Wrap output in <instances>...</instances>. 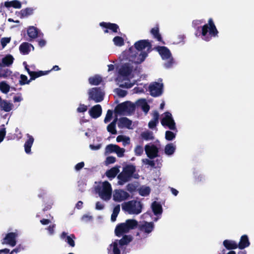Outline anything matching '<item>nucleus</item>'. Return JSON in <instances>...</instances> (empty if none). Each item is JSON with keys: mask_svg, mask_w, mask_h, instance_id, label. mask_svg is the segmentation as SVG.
Listing matches in <instances>:
<instances>
[{"mask_svg": "<svg viewBox=\"0 0 254 254\" xmlns=\"http://www.w3.org/2000/svg\"><path fill=\"white\" fill-rule=\"evenodd\" d=\"M150 48V44L145 40L136 42L134 47L129 48L127 54L129 63L124 64L118 70L116 82L120 87L129 88L135 84L136 80L134 78L139 74L136 64L145 60Z\"/></svg>", "mask_w": 254, "mask_h": 254, "instance_id": "1", "label": "nucleus"}, {"mask_svg": "<svg viewBox=\"0 0 254 254\" xmlns=\"http://www.w3.org/2000/svg\"><path fill=\"white\" fill-rule=\"evenodd\" d=\"M137 225V221L134 219H128L125 222L121 223L116 227L115 233L117 236H121L124 234L128 232L129 230L134 229Z\"/></svg>", "mask_w": 254, "mask_h": 254, "instance_id": "2", "label": "nucleus"}, {"mask_svg": "<svg viewBox=\"0 0 254 254\" xmlns=\"http://www.w3.org/2000/svg\"><path fill=\"white\" fill-rule=\"evenodd\" d=\"M96 191L98 193L99 196L104 200H109L112 195V187L111 184L105 181L100 184L96 189Z\"/></svg>", "mask_w": 254, "mask_h": 254, "instance_id": "3", "label": "nucleus"}, {"mask_svg": "<svg viewBox=\"0 0 254 254\" xmlns=\"http://www.w3.org/2000/svg\"><path fill=\"white\" fill-rule=\"evenodd\" d=\"M122 209L130 214H138L141 212L142 205L140 202L131 200L122 204Z\"/></svg>", "mask_w": 254, "mask_h": 254, "instance_id": "4", "label": "nucleus"}, {"mask_svg": "<svg viewBox=\"0 0 254 254\" xmlns=\"http://www.w3.org/2000/svg\"><path fill=\"white\" fill-rule=\"evenodd\" d=\"M138 232L137 233L140 239L146 238L154 228L153 222H148L145 221L137 223Z\"/></svg>", "mask_w": 254, "mask_h": 254, "instance_id": "5", "label": "nucleus"}, {"mask_svg": "<svg viewBox=\"0 0 254 254\" xmlns=\"http://www.w3.org/2000/svg\"><path fill=\"white\" fill-rule=\"evenodd\" d=\"M218 33L216 27L211 19H209L208 23L204 25L202 28V39L209 41L212 37L215 36Z\"/></svg>", "mask_w": 254, "mask_h": 254, "instance_id": "6", "label": "nucleus"}, {"mask_svg": "<svg viewBox=\"0 0 254 254\" xmlns=\"http://www.w3.org/2000/svg\"><path fill=\"white\" fill-rule=\"evenodd\" d=\"M131 240V237L128 236H124L119 241H116L112 243L109 247V254H121L120 248L122 246L127 245Z\"/></svg>", "mask_w": 254, "mask_h": 254, "instance_id": "7", "label": "nucleus"}, {"mask_svg": "<svg viewBox=\"0 0 254 254\" xmlns=\"http://www.w3.org/2000/svg\"><path fill=\"white\" fill-rule=\"evenodd\" d=\"M135 171V167L133 165H129L126 166L118 176L119 180L118 184L123 185L125 183L129 181Z\"/></svg>", "mask_w": 254, "mask_h": 254, "instance_id": "8", "label": "nucleus"}, {"mask_svg": "<svg viewBox=\"0 0 254 254\" xmlns=\"http://www.w3.org/2000/svg\"><path fill=\"white\" fill-rule=\"evenodd\" d=\"M163 60L165 61V66L171 67L174 63V60L170 50L166 47L158 46L156 48Z\"/></svg>", "mask_w": 254, "mask_h": 254, "instance_id": "9", "label": "nucleus"}, {"mask_svg": "<svg viewBox=\"0 0 254 254\" xmlns=\"http://www.w3.org/2000/svg\"><path fill=\"white\" fill-rule=\"evenodd\" d=\"M135 109V105L127 101L118 105L115 109V112L119 115H128L133 112Z\"/></svg>", "mask_w": 254, "mask_h": 254, "instance_id": "10", "label": "nucleus"}, {"mask_svg": "<svg viewBox=\"0 0 254 254\" xmlns=\"http://www.w3.org/2000/svg\"><path fill=\"white\" fill-rule=\"evenodd\" d=\"M161 123L162 126L167 127L170 129H176V123L173 116L169 112H166L161 115Z\"/></svg>", "mask_w": 254, "mask_h": 254, "instance_id": "11", "label": "nucleus"}, {"mask_svg": "<svg viewBox=\"0 0 254 254\" xmlns=\"http://www.w3.org/2000/svg\"><path fill=\"white\" fill-rule=\"evenodd\" d=\"M89 99L95 102H100L103 100L104 92L100 88H92L88 90Z\"/></svg>", "mask_w": 254, "mask_h": 254, "instance_id": "12", "label": "nucleus"}, {"mask_svg": "<svg viewBox=\"0 0 254 254\" xmlns=\"http://www.w3.org/2000/svg\"><path fill=\"white\" fill-rule=\"evenodd\" d=\"M23 64L25 65V68L26 70L28 72L29 74L31 76V79L30 80H33L35 79L37 77L47 75L48 74L50 71L51 70H55V71H58L60 69V67L58 65H55L53 67L51 70H47V71H39L38 72H34V71H30L29 69L27 67V65L24 62Z\"/></svg>", "mask_w": 254, "mask_h": 254, "instance_id": "13", "label": "nucleus"}, {"mask_svg": "<svg viewBox=\"0 0 254 254\" xmlns=\"http://www.w3.org/2000/svg\"><path fill=\"white\" fill-rule=\"evenodd\" d=\"M17 231L10 232L6 234L5 237L1 240L2 244H7L13 247L16 244V238L18 236Z\"/></svg>", "mask_w": 254, "mask_h": 254, "instance_id": "14", "label": "nucleus"}, {"mask_svg": "<svg viewBox=\"0 0 254 254\" xmlns=\"http://www.w3.org/2000/svg\"><path fill=\"white\" fill-rule=\"evenodd\" d=\"M129 196V193L122 189L115 190L113 192V198L116 202H120L124 201Z\"/></svg>", "mask_w": 254, "mask_h": 254, "instance_id": "15", "label": "nucleus"}, {"mask_svg": "<svg viewBox=\"0 0 254 254\" xmlns=\"http://www.w3.org/2000/svg\"><path fill=\"white\" fill-rule=\"evenodd\" d=\"M144 150L149 159H154L158 155L159 148L154 144L151 143L146 144L144 147Z\"/></svg>", "mask_w": 254, "mask_h": 254, "instance_id": "16", "label": "nucleus"}, {"mask_svg": "<svg viewBox=\"0 0 254 254\" xmlns=\"http://www.w3.org/2000/svg\"><path fill=\"white\" fill-rule=\"evenodd\" d=\"M100 26L102 27L105 33H117L119 26L114 23L102 22L100 23Z\"/></svg>", "mask_w": 254, "mask_h": 254, "instance_id": "17", "label": "nucleus"}, {"mask_svg": "<svg viewBox=\"0 0 254 254\" xmlns=\"http://www.w3.org/2000/svg\"><path fill=\"white\" fill-rule=\"evenodd\" d=\"M163 84L161 83H154L149 86L150 92L153 96H158L161 94Z\"/></svg>", "mask_w": 254, "mask_h": 254, "instance_id": "18", "label": "nucleus"}, {"mask_svg": "<svg viewBox=\"0 0 254 254\" xmlns=\"http://www.w3.org/2000/svg\"><path fill=\"white\" fill-rule=\"evenodd\" d=\"M90 116L94 119L100 117L102 114V110L100 105L93 106L88 111Z\"/></svg>", "mask_w": 254, "mask_h": 254, "instance_id": "19", "label": "nucleus"}, {"mask_svg": "<svg viewBox=\"0 0 254 254\" xmlns=\"http://www.w3.org/2000/svg\"><path fill=\"white\" fill-rule=\"evenodd\" d=\"M61 239L66 242L70 246L73 247L75 246V236L73 235H67L65 232H63L61 235Z\"/></svg>", "mask_w": 254, "mask_h": 254, "instance_id": "20", "label": "nucleus"}, {"mask_svg": "<svg viewBox=\"0 0 254 254\" xmlns=\"http://www.w3.org/2000/svg\"><path fill=\"white\" fill-rule=\"evenodd\" d=\"M26 136L27 139L24 144V150L27 154H30L31 153V148L34 142V138L29 134H27Z\"/></svg>", "mask_w": 254, "mask_h": 254, "instance_id": "21", "label": "nucleus"}, {"mask_svg": "<svg viewBox=\"0 0 254 254\" xmlns=\"http://www.w3.org/2000/svg\"><path fill=\"white\" fill-rule=\"evenodd\" d=\"M118 121V126L121 128H131L132 122L130 120L126 117L120 118Z\"/></svg>", "mask_w": 254, "mask_h": 254, "instance_id": "22", "label": "nucleus"}, {"mask_svg": "<svg viewBox=\"0 0 254 254\" xmlns=\"http://www.w3.org/2000/svg\"><path fill=\"white\" fill-rule=\"evenodd\" d=\"M34 49L33 45L27 42L23 43L19 47L20 52L24 55L28 54L31 50L33 51Z\"/></svg>", "mask_w": 254, "mask_h": 254, "instance_id": "23", "label": "nucleus"}, {"mask_svg": "<svg viewBox=\"0 0 254 254\" xmlns=\"http://www.w3.org/2000/svg\"><path fill=\"white\" fill-rule=\"evenodd\" d=\"M14 58L11 55H7L0 60V67L9 66L13 62Z\"/></svg>", "mask_w": 254, "mask_h": 254, "instance_id": "24", "label": "nucleus"}, {"mask_svg": "<svg viewBox=\"0 0 254 254\" xmlns=\"http://www.w3.org/2000/svg\"><path fill=\"white\" fill-rule=\"evenodd\" d=\"M250 245L248 237L246 235H243L241 238L239 244H238V248L243 250L246 248L248 247Z\"/></svg>", "mask_w": 254, "mask_h": 254, "instance_id": "25", "label": "nucleus"}, {"mask_svg": "<svg viewBox=\"0 0 254 254\" xmlns=\"http://www.w3.org/2000/svg\"><path fill=\"white\" fill-rule=\"evenodd\" d=\"M223 245L227 250H234L238 248L237 243L232 240H224Z\"/></svg>", "mask_w": 254, "mask_h": 254, "instance_id": "26", "label": "nucleus"}, {"mask_svg": "<svg viewBox=\"0 0 254 254\" xmlns=\"http://www.w3.org/2000/svg\"><path fill=\"white\" fill-rule=\"evenodd\" d=\"M176 149V146L174 143H168L164 148V153L167 156H172Z\"/></svg>", "mask_w": 254, "mask_h": 254, "instance_id": "27", "label": "nucleus"}, {"mask_svg": "<svg viewBox=\"0 0 254 254\" xmlns=\"http://www.w3.org/2000/svg\"><path fill=\"white\" fill-rule=\"evenodd\" d=\"M136 104L138 106H140L141 107V108L142 109V110H143V111L144 112H145L146 113H147L148 111H149V106L147 104L145 99H139L137 101Z\"/></svg>", "mask_w": 254, "mask_h": 254, "instance_id": "28", "label": "nucleus"}, {"mask_svg": "<svg viewBox=\"0 0 254 254\" xmlns=\"http://www.w3.org/2000/svg\"><path fill=\"white\" fill-rule=\"evenodd\" d=\"M4 5L7 7H13L15 8H20L21 6V4L19 1L14 0L10 1H6L4 3Z\"/></svg>", "mask_w": 254, "mask_h": 254, "instance_id": "29", "label": "nucleus"}, {"mask_svg": "<svg viewBox=\"0 0 254 254\" xmlns=\"http://www.w3.org/2000/svg\"><path fill=\"white\" fill-rule=\"evenodd\" d=\"M152 210L155 215L161 214L162 212V208L161 205L157 202H154L152 204Z\"/></svg>", "mask_w": 254, "mask_h": 254, "instance_id": "30", "label": "nucleus"}, {"mask_svg": "<svg viewBox=\"0 0 254 254\" xmlns=\"http://www.w3.org/2000/svg\"><path fill=\"white\" fill-rule=\"evenodd\" d=\"M27 34L31 39H35L38 34L37 29L34 26H30L27 29Z\"/></svg>", "mask_w": 254, "mask_h": 254, "instance_id": "31", "label": "nucleus"}, {"mask_svg": "<svg viewBox=\"0 0 254 254\" xmlns=\"http://www.w3.org/2000/svg\"><path fill=\"white\" fill-rule=\"evenodd\" d=\"M118 121L117 118H116L114 121L110 124L107 127V130L109 132L112 134H115L117 133V130L116 129V123Z\"/></svg>", "mask_w": 254, "mask_h": 254, "instance_id": "32", "label": "nucleus"}, {"mask_svg": "<svg viewBox=\"0 0 254 254\" xmlns=\"http://www.w3.org/2000/svg\"><path fill=\"white\" fill-rule=\"evenodd\" d=\"M117 142H122L123 145L125 146L130 143V138L126 136L120 135L117 137Z\"/></svg>", "mask_w": 254, "mask_h": 254, "instance_id": "33", "label": "nucleus"}, {"mask_svg": "<svg viewBox=\"0 0 254 254\" xmlns=\"http://www.w3.org/2000/svg\"><path fill=\"white\" fill-rule=\"evenodd\" d=\"M0 107L2 110L5 112H9L12 110L13 105L5 100H3L2 102L1 103V106Z\"/></svg>", "mask_w": 254, "mask_h": 254, "instance_id": "34", "label": "nucleus"}, {"mask_svg": "<svg viewBox=\"0 0 254 254\" xmlns=\"http://www.w3.org/2000/svg\"><path fill=\"white\" fill-rule=\"evenodd\" d=\"M89 82L92 85H98L102 81V78L98 75H94L89 78Z\"/></svg>", "mask_w": 254, "mask_h": 254, "instance_id": "35", "label": "nucleus"}, {"mask_svg": "<svg viewBox=\"0 0 254 254\" xmlns=\"http://www.w3.org/2000/svg\"><path fill=\"white\" fill-rule=\"evenodd\" d=\"M119 172L118 167H114L106 172V175L109 178H114Z\"/></svg>", "mask_w": 254, "mask_h": 254, "instance_id": "36", "label": "nucleus"}, {"mask_svg": "<svg viewBox=\"0 0 254 254\" xmlns=\"http://www.w3.org/2000/svg\"><path fill=\"white\" fill-rule=\"evenodd\" d=\"M151 33L158 41H161V36L159 32V28L157 26L151 30Z\"/></svg>", "mask_w": 254, "mask_h": 254, "instance_id": "37", "label": "nucleus"}, {"mask_svg": "<svg viewBox=\"0 0 254 254\" xmlns=\"http://www.w3.org/2000/svg\"><path fill=\"white\" fill-rule=\"evenodd\" d=\"M113 42L116 46L121 47L124 45V40L120 36H115L113 39Z\"/></svg>", "mask_w": 254, "mask_h": 254, "instance_id": "38", "label": "nucleus"}, {"mask_svg": "<svg viewBox=\"0 0 254 254\" xmlns=\"http://www.w3.org/2000/svg\"><path fill=\"white\" fill-rule=\"evenodd\" d=\"M117 145L110 144L108 145L105 148V154H109L113 152H115L116 148H117Z\"/></svg>", "mask_w": 254, "mask_h": 254, "instance_id": "39", "label": "nucleus"}, {"mask_svg": "<svg viewBox=\"0 0 254 254\" xmlns=\"http://www.w3.org/2000/svg\"><path fill=\"white\" fill-rule=\"evenodd\" d=\"M120 211V205H117L114 207L113 213L111 215V219L112 222H115L116 220L117 217L118 216Z\"/></svg>", "mask_w": 254, "mask_h": 254, "instance_id": "40", "label": "nucleus"}, {"mask_svg": "<svg viewBox=\"0 0 254 254\" xmlns=\"http://www.w3.org/2000/svg\"><path fill=\"white\" fill-rule=\"evenodd\" d=\"M150 189L147 186H142L139 189V193L142 196H146L150 193Z\"/></svg>", "mask_w": 254, "mask_h": 254, "instance_id": "41", "label": "nucleus"}, {"mask_svg": "<svg viewBox=\"0 0 254 254\" xmlns=\"http://www.w3.org/2000/svg\"><path fill=\"white\" fill-rule=\"evenodd\" d=\"M21 249L19 247L13 249L10 253L9 252V250L4 249L0 250V254H13L14 253H19Z\"/></svg>", "mask_w": 254, "mask_h": 254, "instance_id": "42", "label": "nucleus"}, {"mask_svg": "<svg viewBox=\"0 0 254 254\" xmlns=\"http://www.w3.org/2000/svg\"><path fill=\"white\" fill-rule=\"evenodd\" d=\"M10 89L9 86L4 81L0 83V90L4 93H7L9 92Z\"/></svg>", "mask_w": 254, "mask_h": 254, "instance_id": "43", "label": "nucleus"}, {"mask_svg": "<svg viewBox=\"0 0 254 254\" xmlns=\"http://www.w3.org/2000/svg\"><path fill=\"white\" fill-rule=\"evenodd\" d=\"M176 137V134L169 130H167L165 132V138L168 141L173 140Z\"/></svg>", "mask_w": 254, "mask_h": 254, "instance_id": "44", "label": "nucleus"}, {"mask_svg": "<svg viewBox=\"0 0 254 254\" xmlns=\"http://www.w3.org/2000/svg\"><path fill=\"white\" fill-rule=\"evenodd\" d=\"M141 137L145 140H148L153 138V135L151 132H143L141 134Z\"/></svg>", "mask_w": 254, "mask_h": 254, "instance_id": "45", "label": "nucleus"}, {"mask_svg": "<svg viewBox=\"0 0 254 254\" xmlns=\"http://www.w3.org/2000/svg\"><path fill=\"white\" fill-rule=\"evenodd\" d=\"M11 73V71L8 69L1 70H0V77H7L10 76Z\"/></svg>", "mask_w": 254, "mask_h": 254, "instance_id": "46", "label": "nucleus"}, {"mask_svg": "<svg viewBox=\"0 0 254 254\" xmlns=\"http://www.w3.org/2000/svg\"><path fill=\"white\" fill-rule=\"evenodd\" d=\"M125 152V150L124 148L120 147L119 146H117V148L115 151V152L117 156L119 157H122L124 155V153Z\"/></svg>", "mask_w": 254, "mask_h": 254, "instance_id": "47", "label": "nucleus"}, {"mask_svg": "<svg viewBox=\"0 0 254 254\" xmlns=\"http://www.w3.org/2000/svg\"><path fill=\"white\" fill-rule=\"evenodd\" d=\"M135 154L140 156L143 152V148L140 145H137L134 148Z\"/></svg>", "mask_w": 254, "mask_h": 254, "instance_id": "48", "label": "nucleus"}, {"mask_svg": "<svg viewBox=\"0 0 254 254\" xmlns=\"http://www.w3.org/2000/svg\"><path fill=\"white\" fill-rule=\"evenodd\" d=\"M151 159L145 158L142 160V163L144 165H147L150 167H154L155 163L153 161L151 160Z\"/></svg>", "mask_w": 254, "mask_h": 254, "instance_id": "49", "label": "nucleus"}, {"mask_svg": "<svg viewBox=\"0 0 254 254\" xmlns=\"http://www.w3.org/2000/svg\"><path fill=\"white\" fill-rule=\"evenodd\" d=\"M112 116H113L112 111L110 110H108L107 111V113L106 114L105 118L104 119L105 123H107L109 122L112 118Z\"/></svg>", "mask_w": 254, "mask_h": 254, "instance_id": "50", "label": "nucleus"}, {"mask_svg": "<svg viewBox=\"0 0 254 254\" xmlns=\"http://www.w3.org/2000/svg\"><path fill=\"white\" fill-rule=\"evenodd\" d=\"M30 81V80H28L27 77L26 75L21 74L20 75V79L19 80V82L20 84H28Z\"/></svg>", "mask_w": 254, "mask_h": 254, "instance_id": "51", "label": "nucleus"}, {"mask_svg": "<svg viewBox=\"0 0 254 254\" xmlns=\"http://www.w3.org/2000/svg\"><path fill=\"white\" fill-rule=\"evenodd\" d=\"M10 41V37H4L1 38L0 40V43L2 47V48H4L6 45L9 43Z\"/></svg>", "mask_w": 254, "mask_h": 254, "instance_id": "52", "label": "nucleus"}, {"mask_svg": "<svg viewBox=\"0 0 254 254\" xmlns=\"http://www.w3.org/2000/svg\"><path fill=\"white\" fill-rule=\"evenodd\" d=\"M87 110V106L84 104H79L78 107L77 108V112L78 113H83Z\"/></svg>", "mask_w": 254, "mask_h": 254, "instance_id": "53", "label": "nucleus"}, {"mask_svg": "<svg viewBox=\"0 0 254 254\" xmlns=\"http://www.w3.org/2000/svg\"><path fill=\"white\" fill-rule=\"evenodd\" d=\"M56 225L53 224L52 225H50L46 229L48 231V234L50 235H53L55 233L54 229L55 228Z\"/></svg>", "mask_w": 254, "mask_h": 254, "instance_id": "54", "label": "nucleus"}, {"mask_svg": "<svg viewBox=\"0 0 254 254\" xmlns=\"http://www.w3.org/2000/svg\"><path fill=\"white\" fill-rule=\"evenodd\" d=\"M116 161V158L113 156H109L106 158L105 164L109 165L110 164L114 163Z\"/></svg>", "mask_w": 254, "mask_h": 254, "instance_id": "55", "label": "nucleus"}, {"mask_svg": "<svg viewBox=\"0 0 254 254\" xmlns=\"http://www.w3.org/2000/svg\"><path fill=\"white\" fill-rule=\"evenodd\" d=\"M116 92L120 97H124L127 95V91L121 89H117Z\"/></svg>", "mask_w": 254, "mask_h": 254, "instance_id": "56", "label": "nucleus"}, {"mask_svg": "<svg viewBox=\"0 0 254 254\" xmlns=\"http://www.w3.org/2000/svg\"><path fill=\"white\" fill-rule=\"evenodd\" d=\"M81 219L84 222H88L92 220V217L89 215H84Z\"/></svg>", "mask_w": 254, "mask_h": 254, "instance_id": "57", "label": "nucleus"}, {"mask_svg": "<svg viewBox=\"0 0 254 254\" xmlns=\"http://www.w3.org/2000/svg\"><path fill=\"white\" fill-rule=\"evenodd\" d=\"M84 166V163L83 162H81L78 163L75 166V170L77 171L81 170Z\"/></svg>", "mask_w": 254, "mask_h": 254, "instance_id": "58", "label": "nucleus"}, {"mask_svg": "<svg viewBox=\"0 0 254 254\" xmlns=\"http://www.w3.org/2000/svg\"><path fill=\"white\" fill-rule=\"evenodd\" d=\"M5 133L6 131L5 128H1L0 130V142H1L3 140L5 135Z\"/></svg>", "mask_w": 254, "mask_h": 254, "instance_id": "59", "label": "nucleus"}, {"mask_svg": "<svg viewBox=\"0 0 254 254\" xmlns=\"http://www.w3.org/2000/svg\"><path fill=\"white\" fill-rule=\"evenodd\" d=\"M152 120L158 123L159 115L158 112L154 111L152 114Z\"/></svg>", "mask_w": 254, "mask_h": 254, "instance_id": "60", "label": "nucleus"}, {"mask_svg": "<svg viewBox=\"0 0 254 254\" xmlns=\"http://www.w3.org/2000/svg\"><path fill=\"white\" fill-rule=\"evenodd\" d=\"M104 205L100 202H97L96 203V209L97 210H102L104 208Z\"/></svg>", "mask_w": 254, "mask_h": 254, "instance_id": "61", "label": "nucleus"}, {"mask_svg": "<svg viewBox=\"0 0 254 254\" xmlns=\"http://www.w3.org/2000/svg\"><path fill=\"white\" fill-rule=\"evenodd\" d=\"M101 144H97L96 145L90 144L89 145L90 148L92 150H97L101 148Z\"/></svg>", "mask_w": 254, "mask_h": 254, "instance_id": "62", "label": "nucleus"}, {"mask_svg": "<svg viewBox=\"0 0 254 254\" xmlns=\"http://www.w3.org/2000/svg\"><path fill=\"white\" fill-rule=\"evenodd\" d=\"M23 12L26 15H30L32 14L33 12V9L31 8H27L25 10H23Z\"/></svg>", "mask_w": 254, "mask_h": 254, "instance_id": "63", "label": "nucleus"}, {"mask_svg": "<svg viewBox=\"0 0 254 254\" xmlns=\"http://www.w3.org/2000/svg\"><path fill=\"white\" fill-rule=\"evenodd\" d=\"M157 123H158V122L152 120L150 122H149L148 126L150 128H153L156 126Z\"/></svg>", "mask_w": 254, "mask_h": 254, "instance_id": "64", "label": "nucleus"}]
</instances>
